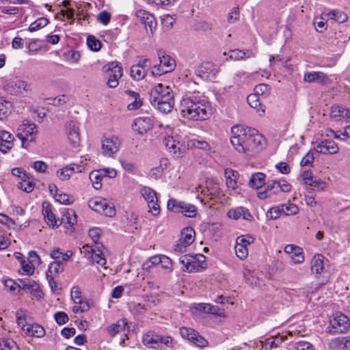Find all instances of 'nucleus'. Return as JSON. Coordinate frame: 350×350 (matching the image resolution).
Segmentation results:
<instances>
[{"label": "nucleus", "instance_id": "8fccbe9b", "mask_svg": "<svg viewBox=\"0 0 350 350\" xmlns=\"http://www.w3.org/2000/svg\"><path fill=\"white\" fill-rule=\"evenodd\" d=\"M131 308L134 312L141 314L148 310L151 308V304L148 300L145 304L133 303Z\"/></svg>", "mask_w": 350, "mask_h": 350}, {"label": "nucleus", "instance_id": "13d9d810", "mask_svg": "<svg viewBox=\"0 0 350 350\" xmlns=\"http://www.w3.org/2000/svg\"><path fill=\"white\" fill-rule=\"evenodd\" d=\"M87 44L89 49L93 51H98L102 46L100 41L93 36H89L88 37Z\"/></svg>", "mask_w": 350, "mask_h": 350}, {"label": "nucleus", "instance_id": "6ab92c4d", "mask_svg": "<svg viewBox=\"0 0 350 350\" xmlns=\"http://www.w3.org/2000/svg\"><path fill=\"white\" fill-rule=\"evenodd\" d=\"M19 288L27 290L29 293H33L34 296L42 297V291L40 289L39 284L34 280L25 278L18 280Z\"/></svg>", "mask_w": 350, "mask_h": 350}, {"label": "nucleus", "instance_id": "c9c22d12", "mask_svg": "<svg viewBox=\"0 0 350 350\" xmlns=\"http://www.w3.org/2000/svg\"><path fill=\"white\" fill-rule=\"evenodd\" d=\"M29 258H31V262L27 263L24 260L21 261V267L23 270L27 273V275H32L34 272L35 268L33 265L32 264L33 261H35L36 259L39 260V257L37 254L32 251L29 252Z\"/></svg>", "mask_w": 350, "mask_h": 350}, {"label": "nucleus", "instance_id": "bf43d9fd", "mask_svg": "<svg viewBox=\"0 0 350 350\" xmlns=\"http://www.w3.org/2000/svg\"><path fill=\"white\" fill-rule=\"evenodd\" d=\"M64 55L66 59L70 64L77 63L81 57L80 53L75 50H69L64 53Z\"/></svg>", "mask_w": 350, "mask_h": 350}, {"label": "nucleus", "instance_id": "f3484780", "mask_svg": "<svg viewBox=\"0 0 350 350\" xmlns=\"http://www.w3.org/2000/svg\"><path fill=\"white\" fill-rule=\"evenodd\" d=\"M217 73V68L209 62L202 64L196 70L197 75L204 80H211Z\"/></svg>", "mask_w": 350, "mask_h": 350}, {"label": "nucleus", "instance_id": "1a4fd4ad", "mask_svg": "<svg viewBox=\"0 0 350 350\" xmlns=\"http://www.w3.org/2000/svg\"><path fill=\"white\" fill-rule=\"evenodd\" d=\"M151 68V61L146 57H141L138 63L133 65L131 68V77L135 81H140L144 79Z\"/></svg>", "mask_w": 350, "mask_h": 350}, {"label": "nucleus", "instance_id": "c03bdc74", "mask_svg": "<svg viewBox=\"0 0 350 350\" xmlns=\"http://www.w3.org/2000/svg\"><path fill=\"white\" fill-rule=\"evenodd\" d=\"M89 207L94 211L101 213L104 206H106V201L100 198H95L89 201Z\"/></svg>", "mask_w": 350, "mask_h": 350}, {"label": "nucleus", "instance_id": "4be33fe9", "mask_svg": "<svg viewBox=\"0 0 350 350\" xmlns=\"http://www.w3.org/2000/svg\"><path fill=\"white\" fill-rule=\"evenodd\" d=\"M278 181L277 180H269L267 183V186L264 191H259L257 193V196L260 200H265L271 197L273 194H277L279 193L278 190Z\"/></svg>", "mask_w": 350, "mask_h": 350}, {"label": "nucleus", "instance_id": "a878e982", "mask_svg": "<svg viewBox=\"0 0 350 350\" xmlns=\"http://www.w3.org/2000/svg\"><path fill=\"white\" fill-rule=\"evenodd\" d=\"M127 324L128 322L126 319H120L118 320L115 323H112L108 326L107 327V331L111 337H113L121 332L124 331Z\"/></svg>", "mask_w": 350, "mask_h": 350}, {"label": "nucleus", "instance_id": "dca6fc26", "mask_svg": "<svg viewBox=\"0 0 350 350\" xmlns=\"http://www.w3.org/2000/svg\"><path fill=\"white\" fill-rule=\"evenodd\" d=\"M122 76V68L117 64L111 63L108 71V80L107 85L110 88H116L119 84V79Z\"/></svg>", "mask_w": 350, "mask_h": 350}, {"label": "nucleus", "instance_id": "2f4dec72", "mask_svg": "<svg viewBox=\"0 0 350 350\" xmlns=\"http://www.w3.org/2000/svg\"><path fill=\"white\" fill-rule=\"evenodd\" d=\"M125 93L133 100L128 104L127 109L130 111L139 109L142 105V101L139 98V94L132 90H126Z\"/></svg>", "mask_w": 350, "mask_h": 350}, {"label": "nucleus", "instance_id": "5fc2aeb1", "mask_svg": "<svg viewBox=\"0 0 350 350\" xmlns=\"http://www.w3.org/2000/svg\"><path fill=\"white\" fill-rule=\"evenodd\" d=\"M163 28L165 30H170L176 21V18L169 14H164L161 16Z\"/></svg>", "mask_w": 350, "mask_h": 350}, {"label": "nucleus", "instance_id": "a18cd8bd", "mask_svg": "<svg viewBox=\"0 0 350 350\" xmlns=\"http://www.w3.org/2000/svg\"><path fill=\"white\" fill-rule=\"evenodd\" d=\"M103 176L99 170L92 171L90 174V179L92 181V186L96 189H100L102 187V179Z\"/></svg>", "mask_w": 350, "mask_h": 350}, {"label": "nucleus", "instance_id": "4468645a", "mask_svg": "<svg viewBox=\"0 0 350 350\" xmlns=\"http://www.w3.org/2000/svg\"><path fill=\"white\" fill-rule=\"evenodd\" d=\"M135 15L144 25L146 30L148 31V28H149L150 34L153 35L157 28V21L154 15L144 10H137Z\"/></svg>", "mask_w": 350, "mask_h": 350}, {"label": "nucleus", "instance_id": "cd10ccee", "mask_svg": "<svg viewBox=\"0 0 350 350\" xmlns=\"http://www.w3.org/2000/svg\"><path fill=\"white\" fill-rule=\"evenodd\" d=\"M163 143L166 148L176 157H180L182 155L181 148L179 142H176L173 137L168 136L164 139Z\"/></svg>", "mask_w": 350, "mask_h": 350}, {"label": "nucleus", "instance_id": "4c0bfd02", "mask_svg": "<svg viewBox=\"0 0 350 350\" xmlns=\"http://www.w3.org/2000/svg\"><path fill=\"white\" fill-rule=\"evenodd\" d=\"M25 332L28 335L37 338L42 337L45 334L43 327L38 324H29V325L25 328Z\"/></svg>", "mask_w": 350, "mask_h": 350}, {"label": "nucleus", "instance_id": "aec40b11", "mask_svg": "<svg viewBox=\"0 0 350 350\" xmlns=\"http://www.w3.org/2000/svg\"><path fill=\"white\" fill-rule=\"evenodd\" d=\"M315 150L317 152L321 154H336L338 152V147L337 144L332 140L325 139L319 142Z\"/></svg>", "mask_w": 350, "mask_h": 350}, {"label": "nucleus", "instance_id": "4d7b16f0", "mask_svg": "<svg viewBox=\"0 0 350 350\" xmlns=\"http://www.w3.org/2000/svg\"><path fill=\"white\" fill-rule=\"evenodd\" d=\"M0 350H20L16 342L12 339L8 338L0 342Z\"/></svg>", "mask_w": 350, "mask_h": 350}, {"label": "nucleus", "instance_id": "7ed1b4c3", "mask_svg": "<svg viewBox=\"0 0 350 350\" xmlns=\"http://www.w3.org/2000/svg\"><path fill=\"white\" fill-rule=\"evenodd\" d=\"M149 100L154 109L163 113L171 112L174 107L172 90L162 83H158L151 89Z\"/></svg>", "mask_w": 350, "mask_h": 350}, {"label": "nucleus", "instance_id": "412c9836", "mask_svg": "<svg viewBox=\"0 0 350 350\" xmlns=\"http://www.w3.org/2000/svg\"><path fill=\"white\" fill-rule=\"evenodd\" d=\"M227 215L228 217L236 220L243 219L246 221H252L253 219V216L248 209L243 206H239L229 210L227 213Z\"/></svg>", "mask_w": 350, "mask_h": 350}, {"label": "nucleus", "instance_id": "f257e3e1", "mask_svg": "<svg viewBox=\"0 0 350 350\" xmlns=\"http://www.w3.org/2000/svg\"><path fill=\"white\" fill-rule=\"evenodd\" d=\"M230 142L238 152L248 154L261 150L265 145V138L258 131L238 125L231 128Z\"/></svg>", "mask_w": 350, "mask_h": 350}, {"label": "nucleus", "instance_id": "e433bc0d", "mask_svg": "<svg viewBox=\"0 0 350 350\" xmlns=\"http://www.w3.org/2000/svg\"><path fill=\"white\" fill-rule=\"evenodd\" d=\"M324 14L327 16V19H330L340 23L345 22L348 18L347 15L345 12L338 10H332Z\"/></svg>", "mask_w": 350, "mask_h": 350}, {"label": "nucleus", "instance_id": "f8f14e48", "mask_svg": "<svg viewBox=\"0 0 350 350\" xmlns=\"http://www.w3.org/2000/svg\"><path fill=\"white\" fill-rule=\"evenodd\" d=\"M329 116L331 119L336 122H350V109L342 105H332L330 109Z\"/></svg>", "mask_w": 350, "mask_h": 350}, {"label": "nucleus", "instance_id": "6e6d98bb", "mask_svg": "<svg viewBox=\"0 0 350 350\" xmlns=\"http://www.w3.org/2000/svg\"><path fill=\"white\" fill-rule=\"evenodd\" d=\"M12 86L19 92H22V91L29 92L31 90V84L23 80L18 79L13 81Z\"/></svg>", "mask_w": 350, "mask_h": 350}, {"label": "nucleus", "instance_id": "680f3d73", "mask_svg": "<svg viewBox=\"0 0 350 350\" xmlns=\"http://www.w3.org/2000/svg\"><path fill=\"white\" fill-rule=\"evenodd\" d=\"M18 187L27 193H29L33 191L34 184L32 181L29 180V178H24L22 180V182L18 183Z\"/></svg>", "mask_w": 350, "mask_h": 350}, {"label": "nucleus", "instance_id": "393cba45", "mask_svg": "<svg viewBox=\"0 0 350 350\" xmlns=\"http://www.w3.org/2000/svg\"><path fill=\"white\" fill-rule=\"evenodd\" d=\"M150 262L155 265L160 264L161 267L167 270V271H172L173 269L172 260L165 255L154 256L150 259Z\"/></svg>", "mask_w": 350, "mask_h": 350}, {"label": "nucleus", "instance_id": "c756f323", "mask_svg": "<svg viewBox=\"0 0 350 350\" xmlns=\"http://www.w3.org/2000/svg\"><path fill=\"white\" fill-rule=\"evenodd\" d=\"M265 174L261 172L253 174L250 179L249 186L255 189L262 187L265 184Z\"/></svg>", "mask_w": 350, "mask_h": 350}, {"label": "nucleus", "instance_id": "de8ad7c7", "mask_svg": "<svg viewBox=\"0 0 350 350\" xmlns=\"http://www.w3.org/2000/svg\"><path fill=\"white\" fill-rule=\"evenodd\" d=\"M139 192L147 203L150 202L151 200L157 198L156 191L150 187L144 186L140 189Z\"/></svg>", "mask_w": 350, "mask_h": 350}, {"label": "nucleus", "instance_id": "052dcab7", "mask_svg": "<svg viewBox=\"0 0 350 350\" xmlns=\"http://www.w3.org/2000/svg\"><path fill=\"white\" fill-rule=\"evenodd\" d=\"M283 214V209L281 205L271 208L267 213V217L271 219H278Z\"/></svg>", "mask_w": 350, "mask_h": 350}, {"label": "nucleus", "instance_id": "09e8293b", "mask_svg": "<svg viewBox=\"0 0 350 350\" xmlns=\"http://www.w3.org/2000/svg\"><path fill=\"white\" fill-rule=\"evenodd\" d=\"M281 206L282 207L283 214L284 215H295L299 212V208L297 206L293 203H291L290 201L286 204H282Z\"/></svg>", "mask_w": 350, "mask_h": 350}, {"label": "nucleus", "instance_id": "f704fd0d", "mask_svg": "<svg viewBox=\"0 0 350 350\" xmlns=\"http://www.w3.org/2000/svg\"><path fill=\"white\" fill-rule=\"evenodd\" d=\"M157 335L158 333H156L153 331H149L146 332L142 338L143 344L148 348H157Z\"/></svg>", "mask_w": 350, "mask_h": 350}, {"label": "nucleus", "instance_id": "20e7f679", "mask_svg": "<svg viewBox=\"0 0 350 350\" xmlns=\"http://www.w3.org/2000/svg\"><path fill=\"white\" fill-rule=\"evenodd\" d=\"M179 261L184 266L183 271L189 273L202 271L206 267V257L201 254L184 255Z\"/></svg>", "mask_w": 350, "mask_h": 350}, {"label": "nucleus", "instance_id": "338daca9", "mask_svg": "<svg viewBox=\"0 0 350 350\" xmlns=\"http://www.w3.org/2000/svg\"><path fill=\"white\" fill-rule=\"evenodd\" d=\"M102 230L100 228H92L89 230V236L93 241V242L98 246L100 245L98 240L100 237Z\"/></svg>", "mask_w": 350, "mask_h": 350}, {"label": "nucleus", "instance_id": "5701e85b", "mask_svg": "<svg viewBox=\"0 0 350 350\" xmlns=\"http://www.w3.org/2000/svg\"><path fill=\"white\" fill-rule=\"evenodd\" d=\"M304 81L307 83H317L326 84L328 81L327 76L322 72H307L304 75Z\"/></svg>", "mask_w": 350, "mask_h": 350}, {"label": "nucleus", "instance_id": "603ef678", "mask_svg": "<svg viewBox=\"0 0 350 350\" xmlns=\"http://www.w3.org/2000/svg\"><path fill=\"white\" fill-rule=\"evenodd\" d=\"M187 146L191 148H199L204 150L210 149V145L207 142L197 139H193L189 141Z\"/></svg>", "mask_w": 350, "mask_h": 350}, {"label": "nucleus", "instance_id": "9b49d317", "mask_svg": "<svg viewBox=\"0 0 350 350\" xmlns=\"http://www.w3.org/2000/svg\"><path fill=\"white\" fill-rule=\"evenodd\" d=\"M102 248H104L103 244H100V245L96 246V248H93L88 244H86L83 246V251L81 250V252H83L88 258H91L92 260L98 265L104 266L106 265L107 261L102 253Z\"/></svg>", "mask_w": 350, "mask_h": 350}, {"label": "nucleus", "instance_id": "49530a36", "mask_svg": "<svg viewBox=\"0 0 350 350\" xmlns=\"http://www.w3.org/2000/svg\"><path fill=\"white\" fill-rule=\"evenodd\" d=\"M247 100L252 108L260 110L263 98L254 92L247 96Z\"/></svg>", "mask_w": 350, "mask_h": 350}, {"label": "nucleus", "instance_id": "774afa93", "mask_svg": "<svg viewBox=\"0 0 350 350\" xmlns=\"http://www.w3.org/2000/svg\"><path fill=\"white\" fill-rule=\"evenodd\" d=\"M234 250L237 256L240 259H245L248 255V250L246 247L236 243Z\"/></svg>", "mask_w": 350, "mask_h": 350}, {"label": "nucleus", "instance_id": "bb28decb", "mask_svg": "<svg viewBox=\"0 0 350 350\" xmlns=\"http://www.w3.org/2000/svg\"><path fill=\"white\" fill-rule=\"evenodd\" d=\"M224 174L227 187L232 190L237 188V178L239 177L238 172L232 169H226Z\"/></svg>", "mask_w": 350, "mask_h": 350}, {"label": "nucleus", "instance_id": "6e6552de", "mask_svg": "<svg viewBox=\"0 0 350 350\" xmlns=\"http://www.w3.org/2000/svg\"><path fill=\"white\" fill-rule=\"evenodd\" d=\"M179 333L183 338L197 347H205L208 345V342L202 336L191 327H181L179 329Z\"/></svg>", "mask_w": 350, "mask_h": 350}, {"label": "nucleus", "instance_id": "423d86ee", "mask_svg": "<svg viewBox=\"0 0 350 350\" xmlns=\"http://www.w3.org/2000/svg\"><path fill=\"white\" fill-rule=\"evenodd\" d=\"M167 206L169 211L174 213H181L188 217H194L198 213V210L194 205L178 201L175 199H170Z\"/></svg>", "mask_w": 350, "mask_h": 350}, {"label": "nucleus", "instance_id": "39448f33", "mask_svg": "<svg viewBox=\"0 0 350 350\" xmlns=\"http://www.w3.org/2000/svg\"><path fill=\"white\" fill-rule=\"evenodd\" d=\"M196 191L197 193L200 192L211 200L219 198L222 196L219 182L217 178H207L206 180V187L202 188L201 185H198L196 187Z\"/></svg>", "mask_w": 350, "mask_h": 350}, {"label": "nucleus", "instance_id": "c85d7f7f", "mask_svg": "<svg viewBox=\"0 0 350 350\" xmlns=\"http://www.w3.org/2000/svg\"><path fill=\"white\" fill-rule=\"evenodd\" d=\"M18 131H22L24 133V134L17 133V136L24 142L27 139V136H31L36 133V126L34 123L23 124Z\"/></svg>", "mask_w": 350, "mask_h": 350}, {"label": "nucleus", "instance_id": "58836bf2", "mask_svg": "<svg viewBox=\"0 0 350 350\" xmlns=\"http://www.w3.org/2000/svg\"><path fill=\"white\" fill-rule=\"evenodd\" d=\"M195 231L191 228H184L180 233V239L183 243L190 245L193 241L195 238Z\"/></svg>", "mask_w": 350, "mask_h": 350}, {"label": "nucleus", "instance_id": "b1692460", "mask_svg": "<svg viewBox=\"0 0 350 350\" xmlns=\"http://www.w3.org/2000/svg\"><path fill=\"white\" fill-rule=\"evenodd\" d=\"M152 127L150 119L148 118H139L134 120L132 129L139 134H144Z\"/></svg>", "mask_w": 350, "mask_h": 350}, {"label": "nucleus", "instance_id": "ea45409f", "mask_svg": "<svg viewBox=\"0 0 350 350\" xmlns=\"http://www.w3.org/2000/svg\"><path fill=\"white\" fill-rule=\"evenodd\" d=\"M157 348L159 345H163L167 349H172L175 345V341L172 336L170 335H161L158 334L157 335Z\"/></svg>", "mask_w": 350, "mask_h": 350}, {"label": "nucleus", "instance_id": "37998d69", "mask_svg": "<svg viewBox=\"0 0 350 350\" xmlns=\"http://www.w3.org/2000/svg\"><path fill=\"white\" fill-rule=\"evenodd\" d=\"M63 270L64 267L62 262L55 260L49 265L46 276L48 277L49 275L50 277L54 278L55 275L62 272Z\"/></svg>", "mask_w": 350, "mask_h": 350}, {"label": "nucleus", "instance_id": "69168bd1", "mask_svg": "<svg viewBox=\"0 0 350 350\" xmlns=\"http://www.w3.org/2000/svg\"><path fill=\"white\" fill-rule=\"evenodd\" d=\"M286 336L284 337L282 336H275L273 337H271L267 339V345L270 347V348H276L280 344H282L284 340H286Z\"/></svg>", "mask_w": 350, "mask_h": 350}, {"label": "nucleus", "instance_id": "a19ab883", "mask_svg": "<svg viewBox=\"0 0 350 350\" xmlns=\"http://www.w3.org/2000/svg\"><path fill=\"white\" fill-rule=\"evenodd\" d=\"M10 234L3 226H0V251L7 249L10 245Z\"/></svg>", "mask_w": 350, "mask_h": 350}, {"label": "nucleus", "instance_id": "ddd939ff", "mask_svg": "<svg viewBox=\"0 0 350 350\" xmlns=\"http://www.w3.org/2000/svg\"><path fill=\"white\" fill-rule=\"evenodd\" d=\"M120 140L116 136L105 137L102 141L103 154L107 157H112L119 151Z\"/></svg>", "mask_w": 350, "mask_h": 350}, {"label": "nucleus", "instance_id": "0e129e2a", "mask_svg": "<svg viewBox=\"0 0 350 350\" xmlns=\"http://www.w3.org/2000/svg\"><path fill=\"white\" fill-rule=\"evenodd\" d=\"M255 239L250 234H245L239 237L237 239L236 243L247 247V245L253 243Z\"/></svg>", "mask_w": 350, "mask_h": 350}, {"label": "nucleus", "instance_id": "79ce46f5", "mask_svg": "<svg viewBox=\"0 0 350 350\" xmlns=\"http://www.w3.org/2000/svg\"><path fill=\"white\" fill-rule=\"evenodd\" d=\"M14 137L8 131L0 130V143H5L3 150H10L12 147Z\"/></svg>", "mask_w": 350, "mask_h": 350}, {"label": "nucleus", "instance_id": "e2e57ef3", "mask_svg": "<svg viewBox=\"0 0 350 350\" xmlns=\"http://www.w3.org/2000/svg\"><path fill=\"white\" fill-rule=\"evenodd\" d=\"M334 137L342 141L350 138V125L346 126L342 130L336 131L334 133Z\"/></svg>", "mask_w": 350, "mask_h": 350}, {"label": "nucleus", "instance_id": "72a5a7b5", "mask_svg": "<svg viewBox=\"0 0 350 350\" xmlns=\"http://www.w3.org/2000/svg\"><path fill=\"white\" fill-rule=\"evenodd\" d=\"M324 257L321 254L314 255L311 260V271L316 274H320L323 270Z\"/></svg>", "mask_w": 350, "mask_h": 350}, {"label": "nucleus", "instance_id": "473e14b6", "mask_svg": "<svg viewBox=\"0 0 350 350\" xmlns=\"http://www.w3.org/2000/svg\"><path fill=\"white\" fill-rule=\"evenodd\" d=\"M73 255V252L71 250H68L66 253L62 252L59 248H53L50 252V256L61 262H67Z\"/></svg>", "mask_w": 350, "mask_h": 350}, {"label": "nucleus", "instance_id": "7c9ffc66", "mask_svg": "<svg viewBox=\"0 0 350 350\" xmlns=\"http://www.w3.org/2000/svg\"><path fill=\"white\" fill-rule=\"evenodd\" d=\"M77 215L72 209H66L63 212L62 220L59 221L64 223L66 226L72 227L77 223Z\"/></svg>", "mask_w": 350, "mask_h": 350}, {"label": "nucleus", "instance_id": "9d476101", "mask_svg": "<svg viewBox=\"0 0 350 350\" xmlns=\"http://www.w3.org/2000/svg\"><path fill=\"white\" fill-rule=\"evenodd\" d=\"M65 130L70 144L73 148L78 147L81 142L79 122L70 120L66 124Z\"/></svg>", "mask_w": 350, "mask_h": 350}, {"label": "nucleus", "instance_id": "2eb2a0df", "mask_svg": "<svg viewBox=\"0 0 350 350\" xmlns=\"http://www.w3.org/2000/svg\"><path fill=\"white\" fill-rule=\"evenodd\" d=\"M330 325L334 333H344L348 330L350 322L346 315L340 313L330 321Z\"/></svg>", "mask_w": 350, "mask_h": 350}, {"label": "nucleus", "instance_id": "3c124183", "mask_svg": "<svg viewBox=\"0 0 350 350\" xmlns=\"http://www.w3.org/2000/svg\"><path fill=\"white\" fill-rule=\"evenodd\" d=\"M49 23V20L46 18L41 17L38 18L33 23H32L29 27V31L33 32L38 29L46 26Z\"/></svg>", "mask_w": 350, "mask_h": 350}, {"label": "nucleus", "instance_id": "a211bd4d", "mask_svg": "<svg viewBox=\"0 0 350 350\" xmlns=\"http://www.w3.org/2000/svg\"><path fill=\"white\" fill-rule=\"evenodd\" d=\"M42 215L47 225L53 228L60 226L61 222L56 218L55 214L52 212V207L49 202L42 203Z\"/></svg>", "mask_w": 350, "mask_h": 350}, {"label": "nucleus", "instance_id": "f03ea898", "mask_svg": "<svg viewBox=\"0 0 350 350\" xmlns=\"http://www.w3.org/2000/svg\"><path fill=\"white\" fill-rule=\"evenodd\" d=\"M180 111L185 118L193 120H206L211 113L208 102L198 95L184 97L180 103Z\"/></svg>", "mask_w": 350, "mask_h": 350}, {"label": "nucleus", "instance_id": "864d4df0", "mask_svg": "<svg viewBox=\"0 0 350 350\" xmlns=\"http://www.w3.org/2000/svg\"><path fill=\"white\" fill-rule=\"evenodd\" d=\"M254 92L257 95L262 97V98L265 99L270 93V88L267 84L260 83L255 86Z\"/></svg>", "mask_w": 350, "mask_h": 350}, {"label": "nucleus", "instance_id": "0eeeda50", "mask_svg": "<svg viewBox=\"0 0 350 350\" xmlns=\"http://www.w3.org/2000/svg\"><path fill=\"white\" fill-rule=\"evenodd\" d=\"M159 64L154 65L150 75L153 77L161 76L172 71L175 68V61L170 56L159 54Z\"/></svg>", "mask_w": 350, "mask_h": 350}]
</instances>
